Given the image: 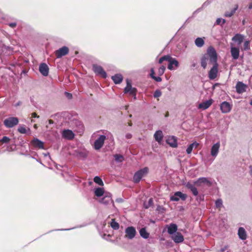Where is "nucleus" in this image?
<instances>
[{"mask_svg":"<svg viewBox=\"0 0 252 252\" xmlns=\"http://www.w3.org/2000/svg\"><path fill=\"white\" fill-rule=\"evenodd\" d=\"M149 169L146 167L137 171L133 176V181L135 183H139L142 177L148 173Z\"/></svg>","mask_w":252,"mask_h":252,"instance_id":"1","label":"nucleus"},{"mask_svg":"<svg viewBox=\"0 0 252 252\" xmlns=\"http://www.w3.org/2000/svg\"><path fill=\"white\" fill-rule=\"evenodd\" d=\"M19 120L16 117H9L5 119L3 121L4 125L7 128H11L17 125Z\"/></svg>","mask_w":252,"mask_h":252,"instance_id":"2","label":"nucleus"},{"mask_svg":"<svg viewBox=\"0 0 252 252\" xmlns=\"http://www.w3.org/2000/svg\"><path fill=\"white\" fill-rule=\"evenodd\" d=\"M208 58H210V61L212 63H217V55L215 49L212 46H210L207 51V54Z\"/></svg>","mask_w":252,"mask_h":252,"instance_id":"3","label":"nucleus"},{"mask_svg":"<svg viewBox=\"0 0 252 252\" xmlns=\"http://www.w3.org/2000/svg\"><path fill=\"white\" fill-rule=\"evenodd\" d=\"M163 59V61H167L169 62V64L168 66V68L169 70L174 69V67H172V64H174L176 67L179 66V63L177 60L171 58L170 56L167 55L162 57Z\"/></svg>","mask_w":252,"mask_h":252,"instance_id":"4","label":"nucleus"},{"mask_svg":"<svg viewBox=\"0 0 252 252\" xmlns=\"http://www.w3.org/2000/svg\"><path fill=\"white\" fill-rule=\"evenodd\" d=\"M213 63L214 65L208 73V77L211 80L215 79L218 74V64L217 63Z\"/></svg>","mask_w":252,"mask_h":252,"instance_id":"5","label":"nucleus"},{"mask_svg":"<svg viewBox=\"0 0 252 252\" xmlns=\"http://www.w3.org/2000/svg\"><path fill=\"white\" fill-rule=\"evenodd\" d=\"M125 237L128 239H132L135 236L136 231L133 226H128L125 230Z\"/></svg>","mask_w":252,"mask_h":252,"instance_id":"6","label":"nucleus"},{"mask_svg":"<svg viewBox=\"0 0 252 252\" xmlns=\"http://www.w3.org/2000/svg\"><path fill=\"white\" fill-rule=\"evenodd\" d=\"M106 139L105 135H100L94 143V148L96 150H99L104 145V141Z\"/></svg>","mask_w":252,"mask_h":252,"instance_id":"7","label":"nucleus"},{"mask_svg":"<svg viewBox=\"0 0 252 252\" xmlns=\"http://www.w3.org/2000/svg\"><path fill=\"white\" fill-rule=\"evenodd\" d=\"M187 198L186 194L183 193L181 191H177L174 193L173 196H171L170 200L171 201H178L181 198L182 200H185Z\"/></svg>","mask_w":252,"mask_h":252,"instance_id":"8","label":"nucleus"},{"mask_svg":"<svg viewBox=\"0 0 252 252\" xmlns=\"http://www.w3.org/2000/svg\"><path fill=\"white\" fill-rule=\"evenodd\" d=\"M68 53V48L64 46L55 52V55L58 58H61L62 56H65Z\"/></svg>","mask_w":252,"mask_h":252,"instance_id":"9","label":"nucleus"},{"mask_svg":"<svg viewBox=\"0 0 252 252\" xmlns=\"http://www.w3.org/2000/svg\"><path fill=\"white\" fill-rule=\"evenodd\" d=\"M93 70L95 73L101 75L102 77L105 78L106 77V73L103 70L102 67L98 66L97 65H94L93 66Z\"/></svg>","mask_w":252,"mask_h":252,"instance_id":"10","label":"nucleus"},{"mask_svg":"<svg viewBox=\"0 0 252 252\" xmlns=\"http://www.w3.org/2000/svg\"><path fill=\"white\" fill-rule=\"evenodd\" d=\"M247 88V86L243 82L239 81L236 85V90L238 93L241 94L245 92Z\"/></svg>","mask_w":252,"mask_h":252,"instance_id":"11","label":"nucleus"},{"mask_svg":"<svg viewBox=\"0 0 252 252\" xmlns=\"http://www.w3.org/2000/svg\"><path fill=\"white\" fill-rule=\"evenodd\" d=\"M40 72L44 76H47L49 73V67L48 65L45 63H41L39 67Z\"/></svg>","mask_w":252,"mask_h":252,"instance_id":"12","label":"nucleus"},{"mask_svg":"<svg viewBox=\"0 0 252 252\" xmlns=\"http://www.w3.org/2000/svg\"><path fill=\"white\" fill-rule=\"evenodd\" d=\"M186 187L188 189H190L191 191L192 192V194L194 196H197L198 194V190L195 187V185L194 184H192L191 182H188L186 184Z\"/></svg>","mask_w":252,"mask_h":252,"instance_id":"13","label":"nucleus"},{"mask_svg":"<svg viewBox=\"0 0 252 252\" xmlns=\"http://www.w3.org/2000/svg\"><path fill=\"white\" fill-rule=\"evenodd\" d=\"M172 239L176 243L182 242L184 239L183 235L180 232H176L171 237Z\"/></svg>","mask_w":252,"mask_h":252,"instance_id":"14","label":"nucleus"},{"mask_svg":"<svg viewBox=\"0 0 252 252\" xmlns=\"http://www.w3.org/2000/svg\"><path fill=\"white\" fill-rule=\"evenodd\" d=\"M63 137L68 140H72L74 137V134L71 130H64L63 131Z\"/></svg>","mask_w":252,"mask_h":252,"instance_id":"15","label":"nucleus"},{"mask_svg":"<svg viewBox=\"0 0 252 252\" xmlns=\"http://www.w3.org/2000/svg\"><path fill=\"white\" fill-rule=\"evenodd\" d=\"M126 82L127 85L125 89V93H129L130 94L135 95L136 89L131 87V85L128 80H126Z\"/></svg>","mask_w":252,"mask_h":252,"instance_id":"16","label":"nucleus"},{"mask_svg":"<svg viewBox=\"0 0 252 252\" xmlns=\"http://www.w3.org/2000/svg\"><path fill=\"white\" fill-rule=\"evenodd\" d=\"M166 142L172 147L175 148L177 147V139L174 136L169 137L166 140Z\"/></svg>","mask_w":252,"mask_h":252,"instance_id":"17","label":"nucleus"},{"mask_svg":"<svg viewBox=\"0 0 252 252\" xmlns=\"http://www.w3.org/2000/svg\"><path fill=\"white\" fill-rule=\"evenodd\" d=\"M231 54L233 59L237 60L239 57V49L238 48L232 47L231 48Z\"/></svg>","mask_w":252,"mask_h":252,"instance_id":"18","label":"nucleus"},{"mask_svg":"<svg viewBox=\"0 0 252 252\" xmlns=\"http://www.w3.org/2000/svg\"><path fill=\"white\" fill-rule=\"evenodd\" d=\"M220 147V144L219 142H218L213 145L211 148V154L212 156L216 157L218 155Z\"/></svg>","mask_w":252,"mask_h":252,"instance_id":"19","label":"nucleus"},{"mask_svg":"<svg viewBox=\"0 0 252 252\" xmlns=\"http://www.w3.org/2000/svg\"><path fill=\"white\" fill-rule=\"evenodd\" d=\"M238 235L240 239L245 240L247 239L246 232L243 227H240L238 229Z\"/></svg>","mask_w":252,"mask_h":252,"instance_id":"20","label":"nucleus"},{"mask_svg":"<svg viewBox=\"0 0 252 252\" xmlns=\"http://www.w3.org/2000/svg\"><path fill=\"white\" fill-rule=\"evenodd\" d=\"M167 228H168L167 229L168 233L169 234H173L174 233L176 232V231L178 229V227L176 224L171 223L168 226Z\"/></svg>","mask_w":252,"mask_h":252,"instance_id":"21","label":"nucleus"},{"mask_svg":"<svg viewBox=\"0 0 252 252\" xmlns=\"http://www.w3.org/2000/svg\"><path fill=\"white\" fill-rule=\"evenodd\" d=\"M154 138L158 142L160 143L163 138V133L161 130L157 131L154 134Z\"/></svg>","mask_w":252,"mask_h":252,"instance_id":"22","label":"nucleus"},{"mask_svg":"<svg viewBox=\"0 0 252 252\" xmlns=\"http://www.w3.org/2000/svg\"><path fill=\"white\" fill-rule=\"evenodd\" d=\"M32 143L34 147L39 149H44V143L38 139H34Z\"/></svg>","mask_w":252,"mask_h":252,"instance_id":"23","label":"nucleus"},{"mask_svg":"<svg viewBox=\"0 0 252 252\" xmlns=\"http://www.w3.org/2000/svg\"><path fill=\"white\" fill-rule=\"evenodd\" d=\"M232 40L234 41L237 42L238 44L240 45L244 40V36L240 34H237L233 37Z\"/></svg>","mask_w":252,"mask_h":252,"instance_id":"24","label":"nucleus"},{"mask_svg":"<svg viewBox=\"0 0 252 252\" xmlns=\"http://www.w3.org/2000/svg\"><path fill=\"white\" fill-rule=\"evenodd\" d=\"M123 76L121 74H117L112 76V79L115 84H119L123 80Z\"/></svg>","mask_w":252,"mask_h":252,"instance_id":"25","label":"nucleus"},{"mask_svg":"<svg viewBox=\"0 0 252 252\" xmlns=\"http://www.w3.org/2000/svg\"><path fill=\"white\" fill-rule=\"evenodd\" d=\"M208 61V57L207 55H204L201 59V65L204 68H206Z\"/></svg>","mask_w":252,"mask_h":252,"instance_id":"26","label":"nucleus"},{"mask_svg":"<svg viewBox=\"0 0 252 252\" xmlns=\"http://www.w3.org/2000/svg\"><path fill=\"white\" fill-rule=\"evenodd\" d=\"M212 101L208 100L202 103H200L199 105V108L200 109H206L209 108V107L211 105Z\"/></svg>","mask_w":252,"mask_h":252,"instance_id":"27","label":"nucleus"},{"mask_svg":"<svg viewBox=\"0 0 252 252\" xmlns=\"http://www.w3.org/2000/svg\"><path fill=\"white\" fill-rule=\"evenodd\" d=\"M220 109L221 110H230L231 106L229 103L224 101L221 104Z\"/></svg>","mask_w":252,"mask_h":252,"instance_id":"28","label":"nucleus"},{"mask_svg":"<svg viewBox=\"0 0 252 252\" xmlns=\"http://www.w3.org/2000/svg\"><path fill=\"white\" fill-rule=\"evenodd\" d=\"M139 233L140 236L144 239H147L149 237V233L147 232L145 228H142L139 231Z\"/></svg>","mask_w":252,"mask_h":252,"instance_id":"29","label":"nucleus"},{"mask_svg":"<svg viewBox=\"0 0 252 252\" xmlns=\"http://www.w3.org/2000/svg\"><path fill=\"white\" fill-rule=\"evenodd\" d=\"M198 145H199V144L196 142H193V143L190 144L189 145V146L187 149V150H186L187 153L188 154H190L192 151L193 147H195V148H197Z\"/></svg>","mask_w":252,"mask_h":252,"instance_id":"30","label":"nucleus"},{"mask_svg":"<svg viewBox=\"0 0 252 252\" xmlns=\"http://www.w3.org/2000/svg\"><path fill=\"white\" fill-rule=\"evenodd\" d=\"M111 227L114 230H118L119 228L120 225L119 223L115 221V219H112L110 223Z\"/></svg>","mask_w":252,"mask_h":252,"instance_id":"31","label":"nucleus"},{"mask_svg":"<svg viewBox=\"0 0 252 252\" xmlns=\"http://www.w3.org/2000/svg\"><path fill=\"white\" fill-rule=\"evenodd\" d=\"M199 181L200 182V183H201L202 184H206L208 187L211 186L212 185L211 182L210 181H209L206 178L202 177L199 178Z\"/></svg>","mask_w":252,"mask_h":252,"instance_id":"32","label":"nucleus"},{"mask_svg":"<svg viewBox=\"0 0 252 252\" xmlns=\"http://www.w3.org/2000/svg\"><path fill=\"white\" fill-rule=\"evenodd\" d=\"M104 193V190L102 188H97L94 191L95 195L97 197H100L103 195Z\"/></svg>","mask_w":252,"mask_h":252,"instance_id":"33","label":"nucleus"},{"mask_svg":"<svg viewBox=\"0 0 252 252\" xmlns=\"http://www.w3.org/2000/svg\"><path fill=\"white\" fill-rule=\"evenodd\" d=\"M195 43L197 47H201L204 45V41L202 38L198 37L195 39Z\"/></svg>","mask_w":252,"mask_h":252,"instance_id":"34","label":"nucleus"},{"mask_svg":"<svg viewBox=\"0 0 252 252\" xmlns=\"http://www.w3.org/2000/svg\"><path fill=\"white\" fill-rule=\"evenodd\" d=\"M94 182L98 184L99 185L102 186L103 185V183L101 179L98 176H96L94 179Z\"/></svg>","mask_w":252,"mask_h":252,"instance_id":"35","label":"nucleus"},{"mask_svg":"<svg viewBox=\"0 0 252 252\" xmlns=\"http://www.w3.org/2000/svg\"><path fill=\"white\" fill-rule=\"evenodd\" d=\"M238 5H236L235 7L231 10L230 12H227L225 13V16L226 17H231L235 12L236 10L238 9Z\"/></svg>","mask_w":252,"mask_h":252,"instance_id":"36","label":"nucleus"},{"mask_svg":"<svg viewBox=\"0 0 252 252\" xmlns=\"http://www.w3.org/2000/svg\"><path fill=\"white\" fill-rule=\"evenodd\" d=\"M153 204V198H151L149 199L148 203H144V206L146 209L149 208L150 206H151Z\"/></svg>","mask_w":252,"mask_h":252,"instance_id":"37","label":"nucleus"},{"mask_svg":"<svg viewBox=\"0 0 252 252\" xmlns=\"http://www.w3.org/2000/svg\"><path fill=\"white\" fill-rule=\"evenodd\" d=\"M10 139L7 136H3L1 139H0V142L1 143H8L9 142Z\"/></svg>","mask_w":252,"mask_h":252,"instance_id":"38","label":"nucleus"},{"mask_svg":"<svg viewBox=\"0 0 252 252\" xmlns=\"http://www.w3.org/2000/svg\"><path fill=\"white\" fill-rule=\"evenodd\" d=\"M111 201V198L109 196H105L103 197L102 200L101 202L103 203L108 204L109 202Z\"/></svg>","mask_w":252,"mask_h":252,"instance_id":"39","label":"nucleus"},{"mask_svg":"<svg viewBox=\"0 0 252 252\" xmlns=\"http://www.w3.org/2000/svg\"><path fill=\"white\" fill-rule=\"evenodd\" d=\"M18 131L21 133L25 134L27 132V129L25 127L23 126H20L18 128Z\"/></svg>","mask_w":252,"mask_h":252,"instance_id":"40","label":"nucleus"},{"mask_svg":"<svg viewBox=\"0 0 252 252\" xmlns=\"http://www.w3.org/2000/svg\"><path fill=\"white\" fill-rule=\"evenodd\" d=\"M114 158L116 161H122L124 159L123 157L121 155L116 154L114 156Z\"/></svg>","mask_w":252,"mask_h":252,"instance_id":"41","label":"nucleus"},{"mask_svg":"<svg viewBox=\"0 0 252 252\" xmlns=\"http://www.w3.org/2000/svg\"><path fill=\"white\" fill-rule=\"evenodd\" d=\"M250 48V42L249 41H245L244 43V50H247Z\"/></svg>","mask_w":252,"mask_h":252,"instance_id":"42","label":"nucleus"},{"mask_svg":"<svg viewBox=\"0 0 252 252\" xmlns=\"http://www.w3.org/2000/svg\"><path fill=\"white\" fill-rule=\"evenodd\" d=\"M165 67L164 66H161V67H159V68L158 69V74L159 75H162L164 71H165Z\"/></svg>","mask_w":252,"mask_h":252,"instance_id":"43","label":"nucleus"},{"mask_svg":"<svg viewBox=\"0 0 252 252\" xmlns=\"http://www.w3.org/2000/svg\"><path fill=\"white\" fill-rule=\"evenodd\" d=\"M222 204V200L221 199H218L216 201V206L217 208H220Z\"/></svg>","mask_w":252,"mask_h":252,"instance_id":"44","label":"nucleus"},{"mask_svg":"<svg viewBox=\"0 0 252 252\" xmlns=\"http://www.w3.org/2000/svg\"><path fill=\"white\" fill-rule=\"evenodd\" d=\"M161 95V93L159 90H156L154 93V96L155 97H158Z\"/></svg>","mask_w":252,"mask_h":252,"instance_id":"45","label":"nucleus"},{"mask_svg":"<svg viewBox=\"0 0 252 252\" xmlns=\"http://www.w3.org/2000/svg\"><path fill=\"white\" fill-rule=\"evenodd\" d=\"M225 20L220 18H218L216 21V23L218 25L220 24L221 23L222 24H223L225 23Z\"/></svg>","mask_w":252,"mask_h":252,"instance_id":"46","label":"nucleus"},{"mask_svg":"<svg viewBox=\"0 0 252 252\" xmlns=\"http://www.w3.org/2000/svg\"><path fill=\"white\" fill-rule=\"evenodd\" d=\"M193 184L197 187H200L202 186L201 183L199 181V179H198L197 181L194 182Z\"/></svg>","mask_w":252,"mask_h":252,"instance_id":"47","label":"nucleus"},{"mask_svg":"<svg viewBox=\"0 0 252 252\" xmlns=\"http://www.w3.org/2000/svg\"><path fill=\"white\" fill-rule=\"evenodd\" d=\"M64 94H65V96L67 98H68V99H71L72 97V94H71L70 93H67V92H65L64 93Z\"/></svg>","mask_w":252,"mask_h":252,"instance_id":"48","label":"nucleus"},{"mask_svg":"<svg viewBox=\"0 0 252 252\" xmlns=\"http://www.w3.org/2000/svg\"><path fill=\"white\" fill-rule=\"evenodd\" d=\"M153 79H154L157 82H160V81H161V78L160 77H156V76H155Z\"/></svg>","mask_w":252,"mask_h":252,"instance_id":"49","label":"nucleus"},{"mask_svg":"<svg viewBox=\"0 0 252 252\" xmlns=\"http://www.w3.org/2000/svg\"><path fill=\"white\" fill-rule=\"evenodd\" d=\"M154 74H155V71H154V70L153 68H152L151 70V74H150V76L151 77L153 78L155 76H154Z\"/></svg>","mask_w":252,"mask_h":252,"instance_id":"50","label":"nucleus"},{"mask_svg":"<svg viewBox=\"0 0 252 252\" xmlns=\"http://www.w3.org/2000/svg\"><path fill=\"white\" fill-rule=\"evenodd\" d=\"M126 137L127 139H130L132 137V135L130 133L126 134Z\"/></svg>","mask_w":252,"mask_h":252,"instance_id":"51","label":"nucleus"},{"mask_svg":"<svg viewBox=\"0 0 252 252\" xmlns=\"http://www.w3.org/2000/svg\"><path fill=\"white\" fill-rule=\"evenodd\" d=\"M16 26V24L15 23H12L9 24V26L12 28H14Z\"/></svg>","mask_w":252,"mask_h":252,"instance_id":"52","label":"nucleus"},{"mask_svg":"<svg viewBox=\"0 0 252 252\" xmlns=\"http://www.w3.org/2000/svg\"><path fill=\"white\" fill-rule=\"evenodd\" d=\"M32 118H36V117H38V116L37 115V114L35 113H33L32 115Z\"/></svg>","mask_w":252,"mask_h":252,"instance_id":"53","label":"nucleus"},{"mask_svg":"<svg viewBox=\"0 0 252 252\" xmlns=\"http://www.w3.org/2000/svg\"><path fill=\"white\" fill-rule=\"evenodd\" d=\"M163 59H162V57H161V58H160L159 59V61H158V63H161L164 61Z\"/></svg>","mask_w":252,"mask_h":252,"instance_id":"54","label":"nucleus"},{"mask_svg":"<svg viewBox=\"0 0 252 252\" xmlns=\"http://www.w3.org/2000/svg\"><path fill=\"white\" fill-rule=\"evenodd\" d=\"M226 249H227V247H224V248H222V249H221V251L222 252H224L225 251V250H226Z\"/></svg>","mask_w":252,"mask_h":252,"instance_id":"55","label":"nucleus"},{"mask_svg":"<svg viewBox=\"0 0 252 252\" xmlns=\"http://www.w3.org/2000/svg\"><path fill=\"white\" fill-rule=\"evenodd\" d=\"M132 122H131V121H130L129 122H128V125L129 126H132Z\"/></svg>","mask_w":252,"mask_h":252,"instance_id":"56","label":"nucleus"},{"mask_svg":"<svg viewBox=\"0 0 252 252\" xmlns=\"http://www.w3.org/2000/svg\"><path fill=\"white\" fill-rule=\"evenodd\" d=\"M250 173H251V174L252 175V166H251L250 167Z\"/></svg>","mask_w":252,"mask_h":252,"instance_id":"57","label":"nucleus"},{"mask_svg":"<svg viewBox=\"0 0 252 252\" xmlns=\"http://www.w3.org/2000/svg\"><path fill=\"white\" fill-rule=\"evenodd\" d=\"M249 9H251L252 8V3L250 4L249 6Z\"/></svg>","mask_w":252,"mask_h":252,"instance_id":"58","label":"nucleus"},{"mask_svg":"<svg viewBox=\"0 0 252 252\" xmlns=\"http://www.w3.org/2000/svg\"><path fill=\"white\" fill-rule=\"evenodd\" d=\"M168 115H169L168 112V111H167V113H166V114H165V117H168Z\"/></svg>","mask_w":252,"mask_h":252,"instance_id":"59","label":"nucleus"},{"mask_svg":"<svg viewBox=\"0 0 252 252\" xmlns=\"http://www.w3.org/2000/svg\"><path fill=\"white\" fill-rule=\"evenodd\" d=\"M49 122L50 124H53V121L52 120H49Z\"/></svg>","mask_w":252,"mask_h":252,"instance_id":"60","label":"nucleus"},{"mask_svg":"<svg viewBox=\"0 0 252 252\" xmlns=\"http://www.w3.org/2000/svg\"><path fill=\"white\" fill-rule=\"evenodd\" d=\"M222 112H223V113H226V112H227L228 111H222Z\"/></svg>","mask_w":252,"mask_h":252,"instance_id":"61","label":"nucleus"},{"mask_svg":"<svg viewBox=\"0 0 252 252\" xmlns=\"http://www.w3.org/2000/svg\"><path fill=\"white\" fill-rule=\"evenodd\" d=\"M131 116H132L131 114H129V117H131Z\"/></svg>","mask_w":252,"mask_h":252,"instance_id":"62","label":"nucleus"},{"mask_svg":"<svg viewBox=\"0 0 252 252\" xmlns=\"http://www.w3.org/2000/svg\"><path fill=\"white\" fill-rule=\"evenodd\" d=\"M192 66H195V63L193 64Z\"/></svg>","mask_w":252,"mask_h":252,"instance_id":"63","label":"nucleus"},{"mask_svg":"<svg viewBox=\"0 0 252 252\" xmlns=\"http://www.w3.org/2000/svg\"><path fill=\"white\" fill-rule=\"evenodd\" d=\"M34 127H36V125H34Z\"/></svg>","mask_w":252,"mask_h":252,"instance_id":"64","label":"nucleus"}]
</instances>
